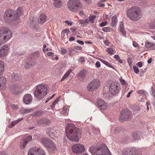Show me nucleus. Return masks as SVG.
Wrapping results in <instances>:
<instances>
[{
	"mask_svg": "<svg viewBox=\"0 0 155 155\" xmlns=\"http://www.w3.org/2000/svg\"><path fill=\"white\" fill-rule=\"evenodd\" d=\"M22 8L21 7H18L16 11H14L12 9L5 11L4 16V19L5 21L10 22L12 21H15L18 19L22 14Z\"/></svg>",
	"mask_w": 155,
	"mask_h": 155,
	"instance_id": "nucleus-1",
	"label": "nucleus"
},
{
	"mask_svg": "<svg viewBox=\"0 0 155 155\" xmlns=\"http://www.w3.org/2000/svg\"><path fill=\"white\" fill-rule=\"evenodd\" d=\"M66 134L68 138L72 141L78 140V131L77 127L72 124H68L66 127Z\"/></svg>",
	"mask_w": 155,
	"mask_h": 155,
	"instance_id": "nucleus-2",
	"label": "nucleus"
},
{
	"mask_svg": "<svg viewBox=\"0 0 155 155\" xmlns=\"http://www.w3.org/2000/svg\"><path fill=\"white\" fill-rule=\"evenodd\" d=\"M89 150L93 155H111L107 147L104 144H102L97 147H91Z\"/></svg>",
	"mask_w": 155,
	"mask_h": 155,
	"instance_id": "nucleus-3",
	"label": "nucleus"
},
{
	"mask_svg": "<svg viewBox=\"0 0 155 155\" xmlns=\"http://www.w3.org/2000/svg\"><path fill=\"white\" fill-rule=\"evenodd\" d=\"M126 14L127 17L133 21H137L141 18L140 10L137 6H133L128 9Z\"/></svg>",
	"mask_w": 155,
	"mask_h": 155,
	"instance_id": "nucleus-4",
	"label": "nucleus"
},
{
	"mask_svg": "<svg viewBox=\"0 0 155 155\" xmlns=\"http://www.w3.org/2000/svg\"><path fill=\"white\" fill-rule=\"evenodd\" d=\"M47 94V87L43 85H37L34 92L35 97L39 100L42 99Z\"/></svg>",
	"mask_w": 155,
	"mask_h": 155,
	"instance_id": "nucleus-5",
	"label": "nucleus"
},
{
	"mask_svg": "<svg viewBox=\"0 0 155 155\" xmlns=\"http://www.w3.org/2000/svg\"><path fill=\"white\" fill-rule=\"evenodd\" d=\"M100 85V81L97 79H95L88 84L87 88L88 91H92L97 89Z\"/></svg>",
	"mask_w": 155,
	"mask_h": 155,
	"instance_id": "nucleus-6",
	"label": "nucleus"
},
{
	"mask_svg": "<svg viewBox=\"0 0 155 155\" xmlns=\"http://www.w3.org/2000/svg\"><path fill=\"white\" fill-rule=\"evenodd\" d=\"M28 155H46L44 150L38 147L32 148L29 150Z\"/></svg>",
	"mask_w": 155,
	"mask_h": 155,
	"instance_id": "nucleus-7",
	"label": "nucleus"
},
{
	"mask_svg": "<svg viewBox=\"0 0 155 155\" xmlns=\"http://www.w3.org/2000/svg\"><path fill=\"white\" fill-rule=\"evenodd\" d=\"M120 89V86L119 83L115 82L111 83L109 87L110 93L113 95L117 94Z\"/></svg>",
	"mask_w": 155,
	"mask_h": 155,
	"instance_id": "nucleus-8",
	"label": "nucleus"
},
{
	"mask_svg": "<svg viewBox=\"0 0 155 155\" xmlns=\"http://www.w3.org/2000/svg\"><path fill=\"white\" fill-rule=\"evenodd\" d=\"M67 6L70 11H76L78 9V0H69L67 3Z\"/></svg>",
	"mask_w": 155,
	"mask_h": 155,
	"instance_id": "nucleus-9",
	"label": "nucleus"
},
{
	"mask_svg": "<svg viewBox=\"0 0 155 155\" xmlns=\"http://www.w3.org/2000/svg\"><path fill=\"white\" fill-rule=\"evenodd\" d=\"M10 90L13 94H17L21 93L24 89L20 86L14 84L10 86Z\"/></svg>",
	"mask_w": 155,
	"mask_h": 155,
	"instance_id": "nucleus-10",
	"label": "nucleus"
},
{
	"mask_svg": "<svg viewBox=\"0 0 155 155\" xmlns=\"http://www.w3.org/2000/svg\"><path fill=\"white\" fill-rule=\"evenodd\" d=\"M131 111L129 109L123 110L121 113L120 120L121 121H123L128 120L130 118Z\"/></svg>",
	"mask_w": 155,
	"mask_h": 155,
	"instance_id": "nucleus-11",
	"label": "nucleus"
},
{
	"mask_svg": "<svg viewBox=\"0 0 155 155\" xmlns=\"http://www.w3.org/2000/svg\"><path fill=\"white\" fill-rule=\"evenodd\" d=\"M7 30V31L6 32L5 35H4V36L1 39V41L2 43H5L8 41L12 37V32L8 28Z\"/></svg>",
	"mask_w": 155,
	"mask_h": 155,
	"instance_id": "nucleus-12",
	"label": "nucleus"
},
{
	"mask_svg": "<svg viewBox=\"0 0 155 155\" xmlns=\"http://www.w3.org/2000/svg\"><path fill=\"white\" fill-rule=\"evenodd\" d=\"M46 148L48 152L51 153H55L57 151V147L52 141L48 144Z\"/></svg>",
	"mask_w": 155,
	"mask_h": 155,
	"instance_id": "nucleus-13",
	"label": "nucleus"
},
{
	"mask_svg": "<svg viewBox=\"0 0 155 155\" xmlns=\"http://www.w3.org/2000/svg\"><path fill=\"white\" fill-rule=\"evenodd\" d=\"M97 102L100 109L105 110L107 108V104L104 100L99 99L97 100Z\"/></svg>",
	"mask_w": 155,
	"mask_h": 155,
	"instance_id": "nucleus-14",
	"label": "nucleus"
},
{
	"mask_svg": "<svg viewBox=\"0 0 155 155\" xmlns=\"http://www.w3.org/2000/svg\"><path fill=\"white\" fill-rule=\"evenodd\" d=\"M23 100L24 103L28 104L32 101V97L30 94H27L24 95Z\"/></svg>",
	"mask_w": 155,
	"mask_h": 155,
	"instance_id": "nucleus-15",
	"label": "nucleus"
},
{
	"mask_svg": "<svg viewBox=\"0 0 155 155\" xmlns=\"http://www.w3.org/2000/svg\"><path fill=\"white\" fill-rule=\"evenodd\" d=\"M122 155H140V154L136 152L135 148H132L129 150L124 151Z\"/></svg>",
	"mask_w": 155,
	"mask_h": 155,
	"instance_id": "nucleus-16",
	"label": "nucleus"
},
{
	"mask_svg": "<svg viewBox=\"0 0 155 155\" xmlns=\"http://www.w3.org/2000/svg\"><path fill=\"white\" fill-rule=\"evenodd\" d=\"M9 50L8 47L7 45H5L3 46L0 49V57H3L8 52Z\"/></svg>",
	"mask_w": 155,
	"mask_h": 155,
	"instance_id": "nucleus-17",
	"label": "nucleus"
},
{
	"mask_svg": "<svg viewBox=\"0 0 155 155\" xmlns=\"http://www.w3.org/2000/svg\"><path fill=\"white\" fill-rule=\"evenodd\" d=\"M7 80L4 77L0 78V87L2 89H5L6 86Z\"/></svg>",
	"mask_w": 155,
	"mask_h": 155,
	"instance_id": "nucleus-18",
	"label": "nucleus"
},
{
	"mask_svg": "<svg viewBox=\"0 0 155 155\" xmlns=\"http://www.w3.org/2000/svg\"><path fill=\"white\" fill-rule=\"evenodd\" d=\"M40 141L41 143L44 145L46 147L48 146L50 143L52 142L50 139L45 137L41 138Z\"/></svg>",
	"mask_w": 155,
	"mask_h": 155,
	"instance_id": "nucleus-19",
	"label": "nucleus"
},
{
	"mask_svg": "<svg viewBox=\"0 0 155 155\" xmlns=\"http://www.w3.org/2000/svg\"><path fill=\"white\" fill-rule=\"evenodd\" d=\"M55 130L54 127H50L48 128L47 129L46 132L48 136H50L52 138H54V137H55L52 134L53 132Z\"/></svg>",
	"mask_w": 155,
	"mask_h": 155,
	"instance_id": "nucleus-20",
	"label": "nucleus"
},
{
	"mask_svg": "<svg viewBox=\"0 0 155 155\" xmlns=\"http://www.w3.org/2000/svg\"><path fill=\"white\" fill-rule=\"evenodd\" d=\"M54 6L57 8H60L62 6V2L61 0H53Z\"/></svg>",
	"mask_w": 155,
	"mask_h": 155,
	"instance_id": "nucleus-21",
	"label": "nucleus"
},
{
	"mask_svg": "<svg viewBox=\"0 0 155 155\" xmlns=\"http://www.w3.org/2000/svg\"><path fill=\"white\" fill-rule=\"evenodd\" d=\"M35 64L31 60L26 61L25 62V68L26 69H27L32 67Z\"/></svg>",
	"mask_w": 155,
	"mask_h": 155,
	"instance_id": "nucleus-22",
	"label": "nucleus"
},
{
	"mask_svg": "<svg viewBox=\"0 0 155 155\" xmlns=\"http://www.w3.org/2000/svg\"><path fill=\"white\" fill-rule=\"evenodd\" d=\"M8 28L2 27L0 28V41H1V39L5 35L6 32L7 31Z\"/></svg>",
	"mask_w": 155,
	"mask_h": 155,
	"instance_id": "nucleus-23",
	"label": "nucleus"
},
{
	"mask_svg": "<svg viewBox=\"0 0 155 155\" xmlns=\"http://www.w3.org/2000/svg\"><path fill=\"white\" fill-rule=\"evenodd\" d=\"M46 15L45 14H42L40 16L38 19V21L40 23H43L46 21Z\"/></svg>",
	"mask_w": 155,
	"mask_h": 155,
	"instance_id": "nucleus-24",
	"label": "nucleus"
},
{
	"mask_svg": "<svg viewBox=\"0 0 155 155\" xmlns=\"http://www.w3.org/2000/svg\"><path fill=\"white\" fill-rule=\"evenodd\" d=\"M11 74L9 75V77H11V79L14 81H17L19 80V77L18 74H15L12 71L10 72Z\"/></svg>",
	"mask_w": 155,
	"mask_h": 155,
	"instance_id": "nucleus-25",
	"label": "nucleus"
},
{
	"mask_svg": "<svg viewBox=\"0 0 155 155\" xmlns=\"http://www.w3.org/2000/svg\"><path fill=\"white\" fill-rule=\"evenodd\" d=\"M119 30L120 31L122 32L123 36H126V32L124 29V24L122 22H121L120 24L119 28Z\"/></svg>",
	"mask_w": 155,
	"mask_h": 155,
	"instance_id": "nucleus-26",
	"label": "nucleus"
},
{
	"mask_svg": "<svg viewBox=\"0 0 155 155\" xmlns=\"http://www.w3.org/2000/svg\"><path fill=\"white\" fill-rule=\"evenodd\" d=\"M112 22L110 25L112 27H115L117 23V18L116 15H114L111 19Z\"/></svg>",
	"mask_w": 155,
	"mask_h": 155,
	"instance_id": "nucleus-27",
	"label": "nucleus"
},
{
	"mask_svg": "<svg viewBox=\"0 0 155 155\" xmlns=\"http://www.w3.org/2000/svg\"><path fill=\"white\" fill-rule=\"evenodd\" d=\"M23 119V118H21L18 119V120H15L12 123L11 125H9L8 126V127L9 128H12L14 126H15L16 124H18L19 122L22 120Z\"/></svg>",
	"mask_w": 155,
	"mask_h": 155,
	"instance_id": "nucleus-28",
	"label": "nucleus"
},
{
	"mask_svg": "<svg viewBox=\"0 0 155 155\" xmlns=\"http://www.w3.org/2000/svg\"><path fill=\"white\" fill-rule=\"evenodd\" d=\"M32 110L31 108L24 109V108H21L20 110L21 113L22 114L28 113L30 112Z\"/></svg>",
	"mask_w": 155,
	"mask_h": 155,
	"instance_id": "nucleus-29",
	"label": "nucleus"
},
{
	"mask_svg": "<svg viewBox=\"0 0 155 155\" xmlns=\"http://www.w3.org/2000/svg\"><path fill=\"white\" fill-rule=\"evenodd\" d=\"M85 151V148L84 145L78 144V153H82Z\"/></svg>",
	"mask_w": 155,
	"mask_h": 155,
	"instance_id": "nucleus-30",
	"label": "nucleus"
},
{
	"mask_svg": "<svg viewBox=\"0 0 155 155\" xmlns=\"http://www.w3.org/2000/svg\"><path fill=\"white\" fill-rule=\"evenodd\" d=\"M106 51L108 54L110 55H113L115 54L116 52V51L114 50L113 49L111 48H107Z\"/></svg>",
	"mask_w": 155,
	"mask_h": 155,
	"instance_id": "nucleus-31",
	"label": "nucleus"
},
{
	"mask_svg": "<svg viewBox=\"0 0 155 155\" xmlns=\"http://www.w3.org/2000/svg\"><path fill=\"white\" fill-rule=\"evenodd\" d=\"M71 72V70H68L64 74V75L63 76L61 80V81H63L64 79L67 78V77H68L70 73Z\"/></svg>",
	"mask_w": 155,
	"mask_h": 155,
	"instance_id": "nucleus-32",
	"label": "nucleus"
},
{
	"mask_svg": "<svg viewBox=\"0 0 155 155\" xmlns=\"http://www.w3.org/2000/svg\"><path fill=\"white\" fill-rule=\"evenodd\" d=\"M140 133L139 132H136L134 133L133 137L134 140H137L140 138Z\"/></svg>",
	"mask_w": 155,
	"mask_h": 155,
	"instance_id": "nucleus-33",
	"label": "nucleus"
},
{
	"mask_svg": "<svg viewBox=\"0 0 155 155\" xmlns=\"http://www.w3.org/2000/svg\"><path fill=\"white\" fill-rule=\"evenodd\" d=\"M71 148L73 152L78 154V144L73 145Z\"/></svg>",
	"mask_w": 155,
	"mask_h": 155,
	"instance_id": "nucleus-34",
	"label": "nucleus"
},
{
	"mask_svg": "<svg viewBox=\"0 0 155 155\" xmlns=\"http://www.w3.org/2000/svg\"><path fill=\"white\" fill-rule=\"evenodd\" d=\"M4 63L2 61H0V75L4 71Z\"/></svg>",
	"mask_w": 155,
	"mask_h": 155,
	"instance_id": "nucleus-35",
	"label": "nucleus"
},
{
	"mask_svg": "<svg viewBox=\"0 0 155 155\" xmlns=\"http://www.w3.org/2000/svg\"><path fill=\"white\" fill-rule=\"evenodd\" d=\"M40 123L42 124L47 125L49 123L48 119L43 118L40 120Z\"/></svg>",
	"mask_w": 155,
	"mask_h": 155,
	"instance_id": "nucleus-36",
	"label": "nucleus"
},
{
	"mask_svg": "<svg viewBox=\"0 0 155 155\" xmlns=\"http://www.w3.org/2000/svg\"><path fill=\"white\" fill-rule=\"evenodd\" d=\"M102 63L105 64V65L109 67L110 68H113V67L112 66V65L108 62L106 61H105L104 60H103L102 59H100L99 60Z\"/></svg>",
	"mask_w": 155,
	"mask_h": 155,
	"instance_id": "nucleus-37",
	"label": "nucleus"
},
{
	"mask_svg": "<svg viewBox=\"0 0 155 155\" xmlns=\"http://www.w3.org/2000/svg\"><path fill=\"white\" fill-rule=\"evenodd\" d=\"M86 70H83L81 71L78 74V76H79L81 77L82 78H83L85 77V74L86 72Z\"/></svg>",
	"mask_w": 155,
	"mask_h": 155,
	"instance_id": "nucleus-38",
	"label": "nucleus"
},
{
	"mask_svg": "<svg viewBox=\"0 0 155 155\" xmlns=\"http://www.w3.org/2000/svg\"><path fill=\"white\" fill-rule=\"evenodd\" d=\"M114 57L115 59L117 61L120 63H123L122 60L120 59V57L118 55H115L114 56Z\"/></svg>",
	"mask_w": 155,
	"mask_h": 155,
	"instance_id": "nucleus-39",
	"label": "nucleus"
},
{
	"mask_svg": "<svg viewBox=\"0 0 155 155\" xmlns=\"http://www.w3.org/2000/svg\"><path fill=\"white\" fill-rule=\"evenodd\" d=\"M36 19L35 18L33 17L30 21V24L31 26H35L36 25Z\"/></svg>",
	"mask_w": 155,
	"mask_h": 155,
	"instance_id": "nucleus-40",
	"label": "nucleus"
},
{
	"mask_svg": "<svg viewBox=\"0 0 155 155\" xmlns=\"http://www.w3.org/2000/svg\"><path fill=\"white\" fill-rule=\"evenodd\" d=\"M79 22L80 24L84 25L85 24L87 23L88 22V20L87 19H86L85 20H80Z\"/></svg>",
	"mask_w": 155,
	"mask_h": 155,
	"instance_id": "nucleus-41",
	"label": "nucleus"
},
{
	"mask_svg": "<svg viewBox=\"0 0 155 155\" xmlns=\"http://www.w3.org/2000/svg\"><path fill=\"white\" fill-rule=\"evenodd\" d=\"M110 28L109 27H106L103 28L102 29V30L105 32H108L110 31Z\"/></svg>",
	"mask_w": 155,
	"mask_h": 155,
	"instance_id": "nucleus-42",
	"label": "nucleus"
},
{
	"mask_svg": "<svg viewBox=\"0 0 155 155\" xmlns=\"http://www.w3.org/2000/svg\"><path fill=\"white\" fill-rule=\"evenodd\" d=\"M69 110L68 108H64L63 110V113L65 115L67 116L68 115Z\"/></svg>",
	"mask_w": 155,
	"mask_h": 155,
	"instance_id": "nucleus-43",
	"label": "nucleus"
},
{
	"mask_svg": "<svg viewBox=\"0 0 155 155\" xmlns=\"http://www.w3.org/2000/svg\"><path fill=\"white\" fill-rule=\"evenodd\" d=\"M153 43L150 42H147L145 44V47L147 48H152Z\"/></svg>",
	"mask_w": 155,
	"mask_h": 155,
	"instance_id": "nucleus-44",
	"label": "nucleus"
},
{
	"mask_svg": "<svg viewBox=\"0 0 155 155\" xmlns=\"http://www.w3.org/2000/svg\"><path fill=\"white\" fill-rule=\"evenodd\" d=\"M78 51V46H75L71 49L70 51L72 52H77Z\"/></svg>",
	"mask_w": 155,
	"mask_h": 155,
	"instance_id": "nucleus-45",
	"label": "nucleus"
},
{
	"mask_svg": "<svg viewBox=\"0 0 155 155\" xmlns=\"http://www.w3.org/2000/svg\"><path fill=\"white\" fill-rule=\"evenodd\" d=\"M96 18L95 15H93L92 16H90L89 17V20L90 21H91L92 23H93L94 22V20Z\"/></svg>",
	"mask_w": 155,
	"mask_h": 155,
	"instance_id": "nucleus-46",
	"label": "nucleus"
},
{
	"mask_svg": "<svg viewBox=\"0 0 155 155\" xmlns=\"http://www.w3.org/2000/svg\"><path fill=\"white\" fill-rule=\"evenodd\" d=\"M31 140L32 137L31 136H28L24 140L28 143V142L31 141Z\"/></svg>",
	"mask_w": 155,
	"mask_h": 155,
	"instance_id": "nucleus-47",
	"label": "nucleus"
},
{
	"mask_svg": "<svg viewBox=\"0 0 155 155\" xmlns=\"http://www.w3.org/2000/svg\"><path fill=\"white\" fill-rule=\"evenodd\" d=\"M133 69L134 72L136 74H137L139 72L138 68L135 66H134L133 67Z\"/></svg>",
	"mask_w": 155,
	"mask_h": 155,
	"instance_id": "nucleus-48",
	"label": "nucleus"
},
{
	"mask_svg": "<svg viewBox=\"0 0 155 155\" xmlns=\"http://www.w3.org/2000/svg\"><path fill=\"white\" fill-rule=\"evenodd\" d=\"M78 61L80 62H85V59L84 57H80L78 59Z\"/></svg>",
	"mask_w": 155,
	"mask_h": 155,
	"instance_id": "nucleus-49",
	"label": "nucleus"
},
{
	"mask_svg": "<svg viewBox=\"0 0 155 155\" xmlns=\"http://www.w3.org/2000/svg\"><path fill=\"white\" fill-rule=\"evenodd\" d=\"M93 132L94 134H97L99 133V130L97 129L94 128Z\"/></svg>",
	"mask_w": 155,
	"mask_h": 155,
	"instance_id": "nucleus-50",
	"label": "nucleus"
},
{
	"mask_svg": "<svg viewBox=\"0 0 155 155\" xmlns=\"http://www.w3.org/2000/svg\"><path fill=\"white\" fill-rule=\"evenodd\" d=\"M58 99L57 98L52 103L51 105L52 108H53L55 106L56 104L58 103Z\"/></svg>",
	"mask_w": 155,
	"mask_h": 155,
	"instance_id": "nucleus-51",
	"label": "nucleus"
},
{
	"mask_svg": "<svg viewBox=\"0 0 155 155\" xmlns=\"http://www.w3.org/2000/svg\"><path fill=\"white\" fill-rule=\"evenodd\" d=\"M42 113V112L41 111H37L34 114V115L35 116H39L41 115Z\"/></svg>",
	"mask_w": 155,
	"mask_h": 155,
	"instance_id": "nucleus-52",
	"label": "nucleus"
},
{
	"mask_svg": "<svg viewBox=\"0 0 155 155\" xmlns=\"http://www.w3.org/2000/svg\"><path fill=\"white\" fill-rule=\"evenodd\" d=\"M107 21L102 22L100 24V26L101 27L107 25Z\"/></svg>",
	"mask_w": 155,
	"mask_h": 155,
	"instance_id": "nucleus-53",
	"label": "nucleus"
},
{
	"mask_svg": "<svg viewBox=\"0 0 155 155\" xmlns=\"http://www.w3.org/2000/svg\"><path fill=\"white\" fill-rule=\"evenodd\" d=\"M137 93L141 95L144 94L145 91L143 90H140L137 91Z\"/></svg>",
	"mask_w": 155,
	"mask_h": 155,
	"instance_id": "nucleus-54",
	"label": "nucleus"
},
{
	"mask_svg": "<svg viewBox=\"0 0 155 155\" xmlns=\"http://www.w3.org/2000/svg\"><path fill=\"white\" fill-rule=\"evenodd\" d=\"M78 138H79V136H80V137H81V136L82 135V129H81V128H78Z\"/></svg>",
	"mask_w": 155,
	"mask_h": 155,
	"instance_id": "nucleus-55",
	"label": "nucleus"
},
{
	"mask_svg": "<svg viewBox=\"0 0 155 155\" xmlns=\"http://www.w3.org/2000/svg\"><path fill=\"white\" fill-rule=\"evenodd\" d=\"M71 30L73 32V34L76 33V31L77 30L76 28H70Z\"/></svg>",
	"mask_w": 155,
	"mask_h": 155,
	"instance_id": "nucleus-56",
	"label": "nucleus"
},
{
	"mask_svg": "<svg viewBox=\"0 0 155 155\" xmlns=\"http://www.w3.org/2000/svg\"><path fill=\"white\" fill-rule=\"evenodd\" d=\"M61 52L62 54L64 55L67 52V50L61 48Z\"/></svg>",
	"mask_w": 155,
	"mask_h": 155,
	"instance_id": "nucleus-57",
	"label": "nucleus"
},
{
	"mask_svg": "<svg viewBox=\"0 0 155 155\" xmlns=\"http://www.w3.org/2000/svg\"><path fill=\"white\" fill-rule=\"evenodd\" d=\"M27 143H27V142L25 141L24 140V142L22 144V146H21V148H25V147Z\"/></svg>",
	"mask_w": 155,
	"mask_h": 155,
	"instance_id": "nucleus-58",
	"label": "nucleus"
},
{
	"mask_svg": "<svg viewBox=\"0 0 155 155\" xmlns=\"http://www.w3.org/2000/svg\"><path fill=\"white\" fill-rule=\"evenodd\" d=\"M95 65L96 68H99L101 66V64L100 62H99V61H97Z\"/></svg>",
	"mask_w": 155,
	"mask_h": 155,
	"instance_id": "nucleus-59",
	"label": "nucleus"
},
{
	"mask_svg": "<svg viewBox=\"0 0 155 155\" xmlns=\"http://www.w3.org/2000/svg\"><path fill=\"white\" fill-rule=\"evenodd\" d=\"M104 42L105 45H109L110 42L108 40H106L104 41Z\"/></svg>",
	"mask_w": 155,
	"mask_h": 155,
	"instance_id": "nucleus-60",
	"label": "nucleus"
},
{
	"mask_svg": "<svg viewBox=\"0 0 155 155\" xmlns=\"http://www.w3.org/2000/svg\"><path fill=\"white\" fill-rule=\"evenodd\" d=\"M63 32L64 33H68L70 32L69 30V28H67L66 29H64L63 31Z\"/></svg>",
	"mask_w": 155,
	"mask_h": 155,
	"instance_id": "nucleus-61",
	"label": "nucleus"
},
{
	"mask_svg": "<svg viewBox=\"0 0 155 155\" xmlns=\"http://www.w3.org/2000/svg\"><path fill=\"white\" fill-rule=\"evenodd\" d=\"M120 80L121 83L123 85H124L126 84L125 80L124 79H122L121 78L120 79Z\"/></svg>",
	"mask_w": 155,
	"mask_h": 155,
	"instance_id": "nucleus-62",
	"label": "nucleus"
},
{
	"mask_svg": "<svg viewBox=\"0 0 155 155\" xmlns=\"http://www.w3.org/2000/svg\"><path fill=\"white\" fill-rule=\"evenodd\" d=\"M132 59L130 58H129L127 59V61L128 63L129 64V65H130L132 64Z\"/></svg>",
	"mask_w": 155,
	"mask_h": 155,
	"instance_id": "nucleus-63",
	"label": "nucleus"
},
{
	"mask_svg": "<svg viewBox=\"0 0 155 155\" xmlns=\"http://www.w3.org/2000/svg\"><path fill=\"white\" fill-rule=\"evenodd\" d=\"M64 22L65 23H67L68 24V25H71L73 24L72 22H70L69 21H67V20L65 21Z\"/></svg>",
	"mask_w": 155,
	"mask_h": 155,
	"instance_id": "nucleus-64",
	"label": "nucleus"
}]
</instances>
